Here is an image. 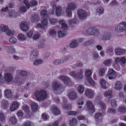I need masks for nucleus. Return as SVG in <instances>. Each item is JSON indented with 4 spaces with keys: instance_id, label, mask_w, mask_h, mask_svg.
Wrapping results in <instances>:
<instances>
[{
    "instance_id": "6",
    "label": "nucleus",
    "mask_w": 126,
    "mask_h": 126,
    "mask_svg": "<svg viewBox=\"0 0 126 126\" xmlns=\"http://www.w3.org/2000/svg\"><path fill=\"white\" fill-rule=\"evenodd\" d=\"M4 79L5 81L9 83L12 81L13 77L12 74L9 73H5L4 75Z\"/></svg>"
},
{
    "instance_id": "21",
    "label": "nucleus",
    "mask_w": 126,
    "mask_h": 126,
    "mask_svg": "<svg viewBox=\"0 0 126 126\" xmlns=\"http://www.w3.org/2000/svg\"><path fill=\"white\" fill-rule=\"evenodd\" d=\"M123 85L119 81H117L115 82L114 85V88L116 90H119L121 89L123 87Z\"/></svg>"
},
{
    "instance_id": "25",
    "label": "nucleus",
    "mask_w": 126,
    "mask_h": 126,
    "mask_svg": "<svg viewBox=\"0 0 126 126\" xmlns=\"http://www.w3.org/2000/svg\"><path fill=\"white\" fill-rule=\"evenodd\" d=\"M4 94L5 97L8 98H10L12 96L11 91L9 89L5 90L4 91Z\"/></svg>"
},
{
    "instance_id": "5",
    "label": "nucleus",
    "mask_w": 126,
    "mask_h": 126,
    "mask_svg": "<svg viewBox=\"0 0 126 126\" xmlns=\"http://www.w3.org/2000/svg\"><path fill=\"white\" fill-rule=\"evenodd\" d=\"M78 15L80 19H85L87 16V13L85 11L81 9H78L77 10Z\"/></svg>"
},
{
    "instance_id": "4",
    "label": "nucleus",
    "mask_w": 126,
    "mask_h": 126,
    "mask_svg": "<svg viewBox=\"0 0 126 126\" xmlns=\"http://www.w3.org/2000/svg\"><path fill=\"white\" fill-rule=\"evenodd\" d=\"M51 86L52 89L55 91H60L62 89V85L56 81H54L52 82Z\"/></svg>"
},
{
    "instance_id": "18",
    "label": "nucleus",
    "mask_w": 126,
    "mask_h": 126,
    "mask_svg": "<svg viewBox=\"0 0 126 126\" xmlns=\"http://www.w3.org/2000/svg\"><path fill=\"white\" fill-rule=\"evenodd\" d=\"M0 103L1 107L3 109H6L7 108L8 103L7 100L3 99L0 101Z\"/></svg>"
},
{
    "instance_id": "22",
    "label": "nucleus",
    "mask_w": 126,
    "mask_h": 126,
    "mask_svg": "<svg viewBox=\"0 0 126 126\" xmlns=\"http://www.w3.org/2000/svg\"><path fill=\"white\" fill-rule=\"evenodd\" d=\"M59 23L61 24L62 30H66L67 28V25L65 22L64 20H60L59 21Z\"/></svg>"
},
{
    "instance_id": "45",
    "label": "nucleus",
    "mask_w": 126,
    "mask_h": 126,
    "mask_svg": "<svg viewBox=\"0 0 126 126\" xmlns=\"http://www.w3.org/2000/svg\"><path fill=\"white\" fill-rule=\"evenodd\" d=\"M112 61V59H109L105 60L103 64L107 66H109L110 65V63Z\"/></svg>"
},
{
    "instance_id": "26",
    "label": "nucleus",
    "mask_w": 126,
    "mask_h": 126,
    "mask_svg": "<svg viewBox=\"0 0 126 126\" xmlns=\"http://www.w3.org/2000/svg\"><path fill=\"white\" fill-rule=\"evenodd\" d=\"M98 105H99L101 109L103 110H105L106 108V105L105 103L101 101H99L97 102Z\"/></svg>"
},
{
    "instance_id": "9",
    "label": "nucleus",
    "mask_w": 126,
    "mask_h": 126,
    "mask_svg": "<svg viewBox=\"0 0 126 126\" xmlns=\"http://www.w3.org/2000/svg\"><path fill=\"white\" fill-rule=\"evenodd\" d=\"M53 9H56L55 13L56 15L60 16L61 15L62 11V8L60 6H57L55 4H54L52 6Z\"/></svg>"
},
{
    "instance_id": "60",
    "label": "nucleus",
    "mask_w": 126,
    "mask_h": 126,
    "mask_svg": "<svg viewBox=\"0 0 126 126\" xmlns=\"http://www.w3.org/2000/svg\"><path fill=\"white\" fill-rule=\"evenodd\" d=\"M78 90L79 93H83L84 90V87L82 85H80L78 88Z\"/></svg>"
},
{
    "instance_id": "1",
    "label": "nucleus",
    "mask_w": 126,
    "mask_h": 126,
    "mask_svg": "<svg viewBox=\"0 0 126 126\" xmlns=\"http://www.w3.org/2000/svg\"><path fill=\"white\" fill-rule=\"evenodd\" d=\"M34 94L37 100L39 101H43L47 98V96L46 92L44 90H36Z\"/></svg>"
},
{
    "instance_id": "38",
    "label": "nucleus",
    "mask_w": 126,
    "mask_h": 126,
    "mask_svg": "<svg viewBox=\"0 0 126 126\" xmlns=\"http://www.w3.org/2000/svg\"><path fill=\"white\" fill-rule=\"evenodd\" d=\"M54 112V113L55 115H57L60 113V111L59 110L57 107L53 106L52 108Z\"/></svg>"
},
{
    "instance_id": "13",
    "label": "nucleus",
    "mask_w": 126,
    "mask_h": 126,
    "mask_svg": "<svg viewBox=\"0 0 126 126\" xmlns=\"http://www.w3.org/2000/svg\"><path fill=\"white\" fill-rule=\"evenodd\" d=\"M20 27L21 29L23 31H26L29 29L27 22L26 21L22 22L20 24Z\"/></svg>"
},
{
    "instance_id": "48",
    "label": "nucleus",
    "mask_w": 126,
    "mask_h": 126,
    "mask_svg": "<svg viewBox=\"0 0 126 126\" xmlns=\"http://www.w3.org/2000/svg\"><path fill=\"white\" fill-rule=\"evenodd\" d=\"M99 56L97 52L94 51L92 53V57L94 60H96L98 59Z\"/></svg>"
},
{
    "instance_id": "32",
    "label": "nucleus",
    "mask_w": 126,
    "mask_h": 126,
    "mask_svg": "<svg viewBox=\"0 0 126 126\" xmlns=\"http://www.w3.org/2000/svg\"><path fill=\"white\" fill-rule=\"evenodd\" d=\"M111 35L109 33H107L103 35L102 37V39L106 40H109L111 38Z\"/></svg>"
},
{
    "instance_id": "30",
    "label": "nucleus",
    "mask_w": 126,
    "mask_h": 126,
    "mask_svg": "<svg viewBox=\"0 0 126 126\" xmlns=\"http://www.w3.org/2000/svg\"><path fill=\"white\" fill-rule=\"evenodd\" d=\"M40 14L41 17L43 18L48 17V15L46 10H44L40 12Z\"/></svg>"
},
{
    "instance_id": "46",
    "label": "nucleus",
    "mask_w": 126,
    "mask_h": 126,
    "mask_svg": "<svg viewBox=\"0 0 126 126\" xmlns=\"http://www.w3.org/2000/svg\"><path fill=\"white\" fill-rule=\"evenodd\" d=\"M78 46V44L76 40L73 41L70 44L69 46L71 48H75Z\"/></svg>"
},
{
    "instance_id": "23",
    "label": "nucleus",
    "mask_w": 126,
    "mask_h": 126,
    "mask_svg": "<svg viewBox=\"0 0 126 126\" xmlns=\"http://www.w3.org/2000/svg\"><path fill=\"white\" fill-rule=\"evenodd\" d=\"M115 53L117 55H120L122 53H124L126 51V50L124 49L116 48L114 50Z\"/></svg>"
},
{
    "instance_id": "44",
    "label": "nucleus",
    "mask_w": 126,
    "mask_h": 126,
    "mask_svg": "<svg viewBox=\"0 0 126 126\" xmlns=\"http://www.w3.org/2000/svg\"><path fill=\"white\" fill-rule=\"evenodd\" d=\"M68 74L73 78L77 79V74L75 71L70 72L68 73Z\"/></svg>"
},
{
    "instance_id": "15",
    "label": "nucleus",
    "mask_w": 126,
    "mask_h": 126,
    "mask_svg": "<svg viewBox=\"0 0 126 126\" xmlns=\"http://www.w3.org/2000/svg\"><path fill=\"white\" fill-rule=\"evenodd\" d=\"M77 94L75 91H71L69 94V97L71 100H75L77 98Z\"/></svg>"
},
{
    "instance_id": "36",
    "label": "nucleus",
    "mask_w": 126,
    "mask_h": 126,
    "mask_svg": "<svg viewBox=\"0 0 126 126\" xmlns=\"http://www.w3.org/2000/svg\"><path fill=\"white\" fill-rule=\"evenodd\" d=\"M96 13L97 14L100 16L104 13V9L102 7H99L96 9Z\"/></svg>"
},
{
    "instance_id": "34",
    "label": "nucleus",
    "mask_w": 126,
    "mask_h": 126,
    "mask_svg": "<svg viewBox=\"0 0 126 126\" xmlns=\"http://www.w3.org/2000/svg\"><path fill=\"white\" fill-rule=\"evenodd\" d=\"M123 29L122 27L118 25L115 27V31L117 32H124Z\"/></svg>"
},
{
    "instance_id": "40",
    "label": "nucleus",
    "mask_w": 126,
    "mask_h": 126,
    "mask_svg": "<svg viewBox=\"0 0 126 126\" xmlns=\"http://www.w3.org/2000/svg\"><path fill=\"white\" fill-rule=\"evenodd\" d=\"M107 69L106 68H101L99 72V75L101 76H104L105 74V72Z\"/></svg>"
},
{
    "instance_id": "19",
    "label": "nucleus",
    "mask_w": 126,
    "mask_h": 126,
    "mask_svg": "<svg viewBox=\"0 0 126 126\" xmlns=\"http://www.w3.org/2000/svg\"><path fill=\"white\" fill-rule=\"evenodd\" d=\"M9 14L10 17L15 18H16L17 17V13L13 9H11L9 11Z\"/></svg>"
},
{
    "instance_id": "56",
    "label": "nucleus",
    "mask_w": 126,
    "mask_h": 126,
    "mask_svg": "<svg viewBox=\"0 0 126 126\" xmlns=\"http://www.w3.org/2000/svg\"><path fill=\"white\" fill-rule=\"evenodd\" d=\"M65 35V32L62 31H60L58 33V37L60 38L63 37Z\"/></svg>"
},
{
    "instance_id": "51",
    "label": "nucleus",
    "mask_w": 126,
    "mask_h": 126,
    "mask_svg": "<svg viewBox=\"0 0 126 126\" xmlns=\"http://www.w3.org/2000/svg\"><path fill=\"white\" fill-rule=\"evenodd\" d=\"M119 24L122 25V28H123L124 32L126 31V22L124 21H122L120 22Z\"/></svg>"
},
{
    "instance_id": "52",
    "label": "nucleus",
    "mask_w": 126,
    "mask_h": 126,
    "mask_svg": "<svg viewBox=\"0 0 126 126\" xmlns=\"http://www.w3.org/2000/svg\"><path fill=\"white\" fill-rule=\"evenodd\" d=\"M112 91H108L105 92L104 94L106 97L108 96L109 97H111L112 96Z\"/></svg>"
},
{
    "instance_id": "27",
    "label": "nucleus",
    "mask_w": 126,
    "mask_h": 126,
    "mask_svg": "<svg viewBox=\"0 0 126 126\" xmlns=\"http://www.w3.org/2000/svg\"><path fill=\"white\" fill-rule=\"evenodd\" d=\"M68 7L70 10H73L76 9V7L75 4L74 3H71L68 4Z\"/></svg>"
},
{
    "instance_id": "2",
    "label": "nucleus",
    "mask_w": 126,
    "mask_h": 126,
    "mask_svg": "<svg viewBox=\"0 0 126 126\" xmlns=\"http://www.w3.org/2000/svg\"><path fill=\"white\" fill-rule=\"evenodd\" d=\"M86 32L88 34L90 35H96L99 34L100 33L99 30L94 27L88 28Z\"/></svg>"
},
{
    "instance_id": "42",
    "label": "nucleus",
    "mask_w": 126,
    "mask_h": 126,
    "mask_svg": "<svg viewBox=\"0 0 126 126\" xmlns=\"http://www.w3.org/2000/svg\"><path fill=\"white\" fill-rule=\"evenodd\" d=\"M117 110L120 112L124 113L126 111V107L120 106L118 108Z\"/></svg>"
},
{
    "instance_id": "63",
    "label": "nucleus",
    "mask_w": 126,
    "mask_h": 126,
    "mask_svg": "<svg viewBox=\"0 0 126 126\" xmlns=\"http://www.w3.org/2000/svg\"><path fill=\"white\" fill-rule=\"evenodd\" d=\"M40 35V34H34L32 36V38L34 40H37L39 38Z\"/></svg>"
},
{
    "instance_id": "20",
    "label": "nucleus",
    "mask_w": 126,
    "mask_h": 126,
    "mask_svg": "<svg viewBox=\"0 0 126 126\" xmlns=\"http://www.w3.org/2000/svg\"><path fill=\"white\" fill-rule=\"evenodd\" d=\"M31 19L32 21L33 22H38L39 20L38 15L36 14H32L31 16Z\"/></svg>"
},
{
    "instance_id": "64",
    "label": "nucleus",
    "mask_w": 126,
    "mask_h": 126,
    "mask_svg": "<svg viewBox=\"0 0 126 126\" xmlns=\"http://www.w3.org/2000/svg\"><path fill=\"white\" fill-rule=\"evenodd\" d=\"M111 106L112 107H115L117 106L116 103L114 99H111L110 101Z\"/></svg>"
},
{
    "instance_id": "11",
    "label": "nucleus",
    "mask_w": 126,
    "mask_h": 126,
    "mask_svg": "<svg viewBox=\"0 0 126 126\" xmlns=\"http://www.w3.org/2000/svg\"><path fill=\"white\" fill-rule=\"evenodd\" d=\"M73 56L72 54H69L64 56V58L61 59V61L62 63H65L70 59H73Z\"/></svg>"
},
{
    "instance_id": "49",
    "label": "nucleus",
    "mask_w": 126,
    "mask_h": 126,
    "mask_svg": "<svg viewBox=\"0 0 126 126\" xmlns=\"http://www.w3.org/2000/svg\"><path fill=\"white\" fill-rule=\"evenodd\" d=\"M100 83L102 88L104 89H106L107 88V87L105 84L106 82L104 79H100Z\"/></svg>"
},
{
    "instance_id": "14",
    "label": "nucleus",
    "mask_w": 126,
    "mask_h": 126,
    "mask_svg": "<svg viewBox=\"0 0 126 126\" xmlns=\"http://www.w3.org/2000/svg\"><path fill=\"white\" fill-rule=\"evenodd\" d=\"M8 53L13 54L16 52V50L15 47L12 46H8L5 47Z\"/></svg>"
},
{
    "instance_id": "8",
    "label": "nucleus",
    "mask_w": 126,
    "mask_h": 126,
    "mask_svg": "<svg viewBox=\"0 0 126 126\" xmlns=\"http://www.w3.org/2000/svg\"><path fill=\"white\" fill-rule=\"evenodd\" d=\"M94 94V91L91 89L86 90L84 94L88 98H92Z\"/></svg>"
},
{
    "instance_id": "7",
    "label": "nucleus",
    "mask_w": 126,
    "mask_h": 126,
    "mask_svg": "<svg viewBox=\"0 0 126 126\" xmlns=\"http://www.w3.org/2000/svg\"><path fill=\"white\" fill-rule=\"evenodd\" d=\"M86 106L90 112L93 113L94 112V108L91 101L89 100L87 101Z\"/></svg>"
},
{
    "instance_id": "43",
    "label": "nucleus",
    "mask_w": 126,
    "mask_h": 126,
    "mask_svg": "<svg viewBox=\"0 0 126 126\" xmlns=\"http://www.w3.org/2000/svg\"><path fill=\"white\" fill-rule=\"evenodd\" d=\"M84 100V98L83 96H81L79 97L78 99V105H83L84 104L83 101Z\"/></svg>"
},
{
    "instance_id": "31",
    "label": "nucleus",
    "mask_w": 126,
    "mask_h": 126,
    "mask_svg": "<svg viewBox=\"0 0 126 126\" xmlns=\"http://www.w3.org/2000/svg\"><path fill=\"white\" fill-rule=\"evenodd\" d=\"M70 124L71 126H74L77 125V123L76 119L74 118L69 121Z\"/></svg>"
},
{
    "instance_id": "12",
    "label": "nucleus",
    "mask_w": 126,
    "mask_h": 126,
    "mask_svg": "<svg viewBox=\"0 0 126 126\" xmlns=\"http://www.w3.org/2000/svg\"><path fill=\"white\" fill-rule=\"evenodd\" d=\"M20 106L19 103L17 101L14 102L11 106L10 110L11 111H13L16 110Z\"/></svg>"
},
{
    "instance_id": "47",
    "label": "nucleus",
    "mask_w": 126,
    "mask_h": 126,
    "mask_svg": "<svg viewBox=\"0 0 126 126\" xmlns=\"http://www.w3.org/2000/svg\"><path fill=\"white\" fill-rule=\"evenodd\" d=\"M61 64H62V63L61 59H57L53 61L52 64L55 65H57Z\"/></svg>"
},
{
    "instance_id": "24",
    "label": "nucleus",
    "mask_w": 126,
    "mask_h": 126,
    "mask_svg": "<svg viewBox=\"0 0 126 126\" xmlns=\"http://www.w3.org/2000/svg\"><path fill=\"white\" fill-rule=\"evenodd\" d=\"M17 38L18 40L21 41H23L26 40L27 37L24 34L20 33L18 35Z\"/></svg>"
},
{
    "instance_id": "54",
    "label": "nucleus",
    "mask_w": 126,
    "mask_h": 126,
    "mask_svg": "<svg viewBox=\"0 0 126 126\" xmlns=\"http://www.w3.org/2000/svg\"><path fill=\"white\" fill-rule=\"evenodd\" d=\"M9 41L10 43L12 44H15L17 42V39L14 37H10L9 39Z\"/></svg>"
},
{
    "instance_id": "62",
    "label": "nucleus",
    "mask_w": 126,
    "mask_h": 126,
    "mask_svg": "<svg viewBox=\"0 0 126 126\" xmlns=\"http://www.w3.org/2000/svg\"><path fill=\"white\" fill-rule=\"evenodd\" d=\"M37 2L35 0H32L30 3V7L35 6L37 4Z\"/></svg>"
},
{
    "instance_id": "35",
    "label": "nucleus",
    "mask_w": 126,
    "mask_h": 126,
    "mask_svg": "<svg viewBox=\"0 0 126 126\" xmlns=\"http://www.w3.org/2000/svg\"><path fill=\"white\" fill-rule=\"evenodd\" d=\"M94 41L93 39L85 42L83 44V45L85 46H88L94 43Z\"/></svg>"
},
{
    "instance_id": "55",
    "label": "nucleus",
    "mask_w": 126,
    "mask_h": 126,
    "mask_svg": "<svg viewBox=\"0 0 126 126\" xmlns=\"http://www.w3.org/2000/svg\"><path fill=\"white\" fill-rule=\"evenodd\" d=\"M107 112L112 114L115 113L116 112V110L112 108H110L108 109Z\"/></svg>"
},
{
    "instance_id": "61",
    "label": "nucleus",
    "mask_w": 126,
    "mask_h": 126,
    "mask_svg": "<svg viewBox=\"0 0 126 126\" xmlns=\"http://www.w3.org/2000/svg\"><path fill=\"white\" fill-rule=\"evenodd\" d=\"M49 21L51 24H54L58 22V20L56 19L53 18H49Z\"/></svg>"
},
{
    "instance_id": "59",
    "label": "nucleus",
    "mask_w": 126,
    "mask_h": 126,
    "mask_svg": "<svg viewBox=\"0 0 126 126\" xmlns=\"http://www.w3.org/2000/svg\"><path fill=\"white\" fill-rule=\"evenodd\" d=\"M67 16L68 17H71L72 16V12L69 8H66V9Z\"/></svg>"
},
{
    "instance_id": "57",
    "label": "nucleus",
    "mask_w": 126,
    "mask_h": 126,
    "mask_svg": "<svg viewBox=\"0 0 126 126\" xmlns=\"http://www.w3.org/2000/svg\"><path fill=\"white\" fill-rule=\"evenodd\" d=\"M89 83L92 86H94L95 84V83L94 81V80L91 78H87V79Z\"/></svg>"
},
{
    "instance_id": "50",
    "label": "nucleus",
    "mask_w": 126,
    "mask_h": 126,
    "mask_svg": "<svg viewBox=\"0 0 126 126\" xmlns=\"http://www.w3.org/2000/svg\"><path fill=\"white\" fill-rule=\"evenodd\" d=\"M42 23L44 25L43 26L45 27L47 29V27L48 25L47 20L46 19H44L42 20Z\"/></svg>"
},
{
    "instance_id": "29",
    "label": "nucleus",
    "mask_w": 126,
    "mask_h": 126,
    "mask_svg": "<svg viewBox=\"0 0 126 126\" xmlns=\"http://www.w3.org/2000/svg\"><path fill=\"white\" fill-rule=\"evenodd\" d=\"M43 63V61L40 59H37L34 61L33 62V64L37 66L38 65L42 64Z\"/></svg>"
},
{
    "instance_id": "33",
    "label": "nucleus",
    "mask_w": 126,
    "mask_h": 126,
    "mask_svg": "<svg viewBox=\"0 0 126 126\" xmlns=\"http://www.w3.org/2000/svg\"><path fill=\"white\" fill-rule=\"evenodd\" d=\"M31 106L32 111H35L38 107L37 104L35 102H32L31 104Z\"/></svg>"
},
{
    "instance_id": "10",
    "label": "nucleus",
    "mask_w": 126,
    "mask_h": 126,
    "mask_svg": "<svg viewBox=\"0 0 126 126\" xmlns=\"http://www.w3.org/2000/svg\"><path fill=\"white\" fill-rule=\"evenodd\" d=\"M38 52L37 50H33L30 56V60L32 61H33L34 60L38 57Z\"/></svg>"
},
{
    "instance_id": "28",
    "label": "nucleus",
    "mask_w": 126,
    "mask_h": 126,
    "mask_svg": "<svg viewBox=\"0 0 126 126\" xmlns=\"http://www.w3.org/2000/svg\"><path fill=\"white\" fill-rule=\"evenodd\" d=\"M92 72L91 70L88 69L86 70L85 72V77L87 79V78H91L90 77L91 75Z\"/></svg>"
},
{
    "instance_id": "58",
    "label": "nucleus",
    "mask_w": 126,
    "mask_h": 126,
    "mask_svg": "<svg viewBox=\"0 0 126 126\" xmlns=\"http://www.w3.org/2000/svg\"><path fill=\"white\" fill-rule=\"evenodd\" d=\"M5 120V117L3 113H0V121L3 122Z\"/></svg>"
},
{
    "instance_id": "16",
    "label": "nucleus",
    "mask_w": 126,
    "mask_h": 126,
    "mask_svg": "<svg viewBox=\"0 0 126 126\" xmlns=\"http://www.w3.org/2000/svg\"><path fill=\"white\" fill-rule=\"evenodd\" d=\"M63 82L64 84L67 86H70L73 84V83L71 80V79L67 76H66Z\"/></svg>"
},
{
    "instance_id": "3",
    "label": "nucleus",
    "mask_w": 126,
    "mask_h": 126,
    "mask_svg": "<svg viewBox=\"0 0 126 126\" xmlns=\"http://www.w3.org/2000/svg\"><path fill=\"white\" fill-rule=\"evenodd\" d=\"M116 72L112 68L109 69L106 76L108 77L109 79H115L116 76Z\"/></svg>"
},
{
    "instance_id": "53",
    "label": "nucleus",
    "mask_w": 126,
    "mask_h": 126,
    "mask_svg": "<svg viewBox=\"0 0 126 126\" xmlns=\"http://www.w3.org/2000/svg\"><path fill=\"white\" fill-rule=\"evenodd\" d=\"M15 33V32L14 31H11L10 29H8L6 31V34L9 36H12Z\"/></svg>"
},
{
    "instance_id": "39",
    "label": "nucleus",
    "mask_w": 126,
    "mask_h": 126,
    "mask_svg": "<svg viewBox=\"0 0 126 126\" xmlns=\"http://www.w3.org/2000/svg\"><path fill=\"white\" fill-rule=\"evenodd\" d=\"M10 122L12 124L14 125L16 124L17 123V120L16 118L13 116L9 119Z\"/></svg>"
},
{
    "instance_id": "37",
    "label": "nucleus",
    "mask_w": 126,
    "mask_h": 126,
    "mask_svg": "<svg viewBox=\"0 0 126 126\" xmlns=\"http://www.w3.org/2000/svg\"><path fill=\"white\" fill-rule=\"evenodd\" d=\"M83 69H80L78 72V75L77 74V79H81L83 77Z\"/></svg>"
},
{
    "instance_id": "17",
    "label": "nucleus",
    "mask_w": 126,
    "mask_h": 126,
    "mask_svg": "<svg viewBox=\"0 0 126 126\" xmlns=\"http://www.w3.org/2000/svg\"><path fill=\"white\" fill-rule=\"evenodd\" d=\"M63 100L64 101L63 103L62 104V106L63 108L65 109L70 110L71 109L70 105L66 104V99L65 98L63 97Z\"/></svg>"
},
{
    "instance_id": "41",
    "label": "nucleus",
    "mask_w": 126,
    "mask_h": 126,
    "mask_svg": "<svg viewBox=\"0 0 126 126\" xmlns=\"http://www.w3.org/2000/svg\"><path fill=\"white\" fill-rule=\"evenodd\" d=\"M0 28L2 31L5 32L7 30L8 27L6 25L2 24L0 25Z\"/></svg>"
}]
</instances>
